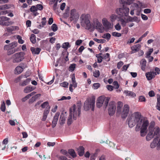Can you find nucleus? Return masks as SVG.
<instances>
[{
	"label": "nucleus",
	"instance_id": "obj_1",
	"mask_svg": "<svg viewBox=\"0 0 160 160\" xmlns=\"http://www.w3.org/2000/svg\"><path fill=\"white\" fill-rule=\"evenodd\" d=\"M128 124L129 127L132 128L137 123L135 127L136 131H140V134L141 137L145 136L148 131L146 137V140L149 141L155 137L150 144L152 148H155L156 146L158 147V136L159 134L160 129L156 126L155 127V123L153 121H151L149 125V122L146 119H144L141 117L140 112H135L128 118Z\"/></svg>",
	"mask_w": 160,
	"mask_h": 160
},
{
	"label": "nucleus",
	"instance_id": "obj_2",
	"mask_svg": "<svg viewBox=\"0 0 160 160\" xmlns=\"http://www.w3.org/2000/svg\"><path fill=\"white\" fill-rule=\"evenodd\" d=\"M91 16L88 14H82L80 18V24L82 27L90 31H93L95 29L100 33H102L105 30L108 31L113 28V24L111 23L108 19L104 18L102 19V24L97 18L90 21Z\"/></svg>",
	"mask_w": 160,
	"mask_h": 160
},
{
	"label": "nucleus",
	"instance_id": "obj_3",
	"mask_svg": "<svg viewBox=\"0 0 160 160\" xmlns=\"http://www.w3.org/2000/svg\"><path fill=\"white\" fill-rule=\"evenodd\" d=\"M81 104L76 106L73 105L70 109L69 114L68 118L67 124L70 125L74 120H75L79 116L80 114Z\"/></svg>",
	"mask_w": 160,
	"mask_h": 160
},
{
	"label": "nucleus",
	"instance_id": "obj_4",
	"mask_svg": "<svg viewBox=\"0 0 160 160\" xmlns=\"http://www.w3.org/2000/svg\"><path fill=\"white\" fill-rule=\"evenodd\" d=\"M109 100V97H105L104 96H101L97 99L96 106L98 108L103 107L104 108H106L108 106Z\"/></svg>",
	"mask_w": 160,
	"mask_h": 160
},
{
	"label": "nucleus",
	"instance_id": "obj_5",
	"mask_svg": "<svg viewBox=\"0 0 160 160\" xmlns=\"http://www.w3.org/2000/svg\"><path fill=\"white\" fill-rule=\"evenodd\" d=\"M95 98L94 97L92 98H87L84 103V108L85 111H88L91 109L92 111L94 110Z\"/></svg>",
	"mask_w": 160,
	"mask_h": 160
},
{
	"label": "nucleus",
	"instance_id": "obj_6",
	"mask_svg": "<svg viewBox=\"0 0 160 160\" xmlns=\"http://www.w3.org/2000/svg\"><path fill=\"white\" fill-rule=\"evenodd\" d=\"M24 54L22 52L17 53L12 56L13 62H19L22 61L24 59Z\"/></svg>",
	"mask_w": 160,
	"mask_h": 160
},
{
	"label": "nucleus",
	"instance_id": "obj_7",
	"mask_svg": "<svg viewBox=\"0 0 160 160\" xmlns=\"http://www.w3.org/2000/svg\"><path fill=\"white\" fill-rule=\"evenodd\" d=\"M116 11L117 13L120 15L127 16L129 14V9L128 8L123 7L117 9Z\"/></svg>",
	"mask_w": 160,
	"mask_h": 160
},
{
	"label": "nucleus",
	"instance_id": "obj_8",
	"mask_svg": "<svg viewBox=\"0 0 160 160\" xmlns=\"http://www.w3.org/2000/svg\"><path fill=\"white\" fill-rule=\"evenodd\" d=\"M116 109L115 103L113 101L111 102L109 104L108 112L110 116H112L115 113Z\"/></svg>",
	"mask_w": 160,
	"mask_h": 160
},
{
	"label": "nucleus",
	"instance_id": "obj_9",
	"mask_svg": "<svg viewBox=\"0 0 160 160\" xmlns=\"http://www.w3.org/2000/svg\"><path fill=\"white\" fill-rule=\"evenodd\" d=\"M1 20L0 21V24L4 26H9L12 24L13 22L10 21H8L10 18L5 17H2L1 18Z\"/></svg>",
	"mask_w": 160,
	"mask_h": 160
},
{
	"label": "nucleus",
	"instance_id": "obj_10",
	"mask_svg": "<svg viewBox=\"0 0 160 160\" xmlns=\"http://www.w3.org/2000/svg\"><path fill=\"white\" fill-rule=\"evenodd\" d=\"M79 16V14L76 9H72L71 10L70 16L71 20L76 21L78 19Z\"/></svg>",
	"mask_w": 160,
	"mask_h": 160
},
{
	"label": "nucleus",
	"instance_id": "obj_11",
	"mask_svg": "<svg viewBox=\"0 0 160 160\" xmlns=\"http://www.w3.org/2000/svg\"><path fill=\"white\" fill-rule=\"evenodd\" d=\"M129 107L128 105H124L121 113L122 118H125L127 117L129 111Z\"/></svg>",
	"mask_w": 160,
	"mask_h": 160
},
{
	"label": "nucleus",
	"instance_id": "obj_12",
	"mask_svg": "<svg viewBox=\"0 0 160 160\" xmlns=\"http://www.w3.org/2000/svg\"><path fill=\"white\" fill-rule=\"evenodd\" d=\"M72 84H70L69 89V90L71 92H72L73 91L72 87H73L74 88H75L77 87V83L76 82L75 78L74 75H73V76H72Z\"/></svg>",
	"mask_w": 160,
	"mask_h": 160
},
{
	"label": "nucleus",
	"instance_id": "obj_13",
	"mask_svg": "<svg viewBox=\"0 0 160 160\" xmlns=\"http://www.w3.org/2000/svg\"><path fill=\"white\" fill-rule=\"evenodd\" d=\"M67 116L66 112L64 111H63L60 115L59 120L60 124L62 125L65 123Z\"/></svg>",
	"mask_w": 160,
	"mask_h": 160
},
{
	"label": "nucleus",
	"instance_id": "obj_14",
	"mask_svg": "<svg viewBox=\"0 0 160 160\" xmlns=\"http://www.w3.org/2000/svg\"><path fill=\"white\" fill-rule=\"evenodd\" d=\"M60 115V113L58 112H57L55 115L54 116L52 122V127L54 128L57 124L59 116Z\"/></svg>",
	"mask_w": 160,
	"mask_h": 160
},
{
	"label": "nucleus",
	"instance_id": "obj_15",
	"mask_svg": "<svg viewBox=\"0 0 160 160\" xmlns=\"http://www.w3.org/2000/svg\"><path fill=\"white\" fill-rule=\"evenodd\" d=\"M155 75H156V74H155L154 71H151L146 73L147 78L148 80H150L154 78Z\"/></svg>",
	"mask_w": 160,
	"mask_h": 160
},
{
	"label": "nucleus",
	"instance_id": "obj_16",
	"mask_svg": "<svg viewBox=\"0 0 160 160\" xmlns=\"http://www.w3.org/2000/svg\"><path fill=\"white\" fill-rule=\"evenodd\" d=\"M50 108V107H49L47 108H46L44 110L43 113V117L42 119V121H45L46 120L48 115L49 112Z\"/></svg>",
	"mask_w": 160,
	"mask_h": 160
},
{
	"label": "nucleus",
	"instance_id": "obj_17",
	"mask_svg": "<svg viewBox=\"0 0 160 160\" xmlns=\"http://www.w3.org/2000/svg\"><path fill=\"white\" fill-rule=\"evenodd\" d=\"M19 29L18 27L17 26H11L7 27L6 30L8 32H11L14 31L18 30Z\"/></svg>",
	"mask_w": 160,
	"mask_h": 160
},
{
	"label": "nucleus",
	"instance_id": "obj_18",
	"mask_svg": "<svg viewBox=\"0 0 160 160\" xmlns=\"http://www.w3.org/2000/svg\"><path fill=\"white\" fill-rule=\"evenodd\" d=\"M41 96L40 94H38L32 97L29 100L30 103H32L36 100L38 99Z\"/></svg>",
	"mask_w": 160,
	"mask_h": 160
},
{
	"label": "nucleus",
	"instance_id": "obj_19",
	"mask_svg": "<svg viewBox=\"0 0 160 160\" xmlns=\"http://www.w3.org/2000/svg\"><path fill=\"white\" fill-rule=\"evenodd\" d=\"M35 88L31 86H29L26 87L24 90L23 92L25 93H29L35 89Z\"/></svg>",
	"mask_w": 160,
	"mask_h": 160
},
{
	"label": "nucleus",
	"instance_id": "obj_20",
	"mask_svg": "<svg viewBox=\"0 0 160 160\" xmlns=\"http://www.w3.org/2000/svg\"><path fill=\"white\" fill-rule=\"evenodd\" d=\"M23 68L19 66L17 67L14 70V73L16 74H18L21 73L23 71Z\"/></svg>",
	"mask_w": 160,
	"mask_h": 160
},
{
	"label": "nucleus",
	"instance_id": "obj_21",
	"mask_svg": "<svg viewBox=\"0 0 160 160\" xmlns=\"http://www.w3.org/2000/svg\"><path fill=\"white\" fill-rule=\"evenodd\" d=\"M124 93L127 96H129L132 98H134L136 97V95L134 92L128 90L124 91Z\"/></svg>",
	"mask_w": 160,
	"mask_h": 160
},
{
	"label": "nucleus",
	"instance_id": "obj_22",
	"mask_svg": "<svg viewBox=\"0 0 160 160\" xmlns=\"http://www.w3.org/2000/svg\"><path fill=\"white\" fill-rule=\"evenodd\" d=\"M36 93V92H32L28 94V95H26V96H25L22 99V101L23 102H25L31 96L35 94Z\"/></svg>",
	"mask_w": 160,
	"mask_h": 160
},
{
	"label": "nucleus",
	"instance_id": "obj_23",
	"mask_svg": "<svg viewBox=\"0 0 160 160\" xmlns=\"http://www.w3.org/2000/svg\"><path fill=\"white\" fill-rule=\"evenodd\" d=\"M30 49L32 54H38L41 51V49L38 48H35L31 47Z\"/></svg>",
	"mask_w": 160,
	"mask_h": 160
},
{
	"label": "nucleus",
	"instance_id": "obj_24",
	"mask_svg": "<svg viewBox=\"0 0 160 160\" xmlns=\"http://www.w3.org/2000/svg\"><path fill=\"white\" fill-rule=\"evenodd\" d=\"M146 63L147 61L144 59H143L141 60L140 65L142 70L144 71L145 70Z\"/></svg>",
	"mask_w": 160,
	"mask_h": 160
},
{
	"label": "nucleus",
	"instance_id": "obj_25",
	"mask_svg": "<svg viewBox=\"0 0 160 160\" xmlns=\"http://www.w3.org/2000/svg\"><path fill=\"white\" fill-rule=\"evenodd\" d=\"M31 80V79L30 78H27L22 82L20 83L19 85L22 86H24L28 85L30 82Z\"/></svg>",
	"mask_w": 160,
	"mask_h": 160
},
{
	"label": "nucleus",
	"instance_id": "obj_26",
	"mask_svg": "<svg viewBox=\"0 0 160 160\" xmlns=\"http://www.w3.org/2000/svg\"><path fill=\"white\" fill-rule=\"evenodd\" d=\"M84 148L83 147L80 146L78 149V154L79 156H82L84 153Z\"/></svg>",
	"mask_w": 160,
	"mask_h": 160
},
{
	"label": "nucleus",
	"instance_id": "obj_27",
	"mask_svg": "<svg viewBox=\"0 0 160 160\" xmlns=\"http://www.w3.org/2000/svg\"><path fill=\"white\" fill-rule=\"evenodd\" d=\"M127 20L128 22H138L139 21L138 18L136 17H134L132 18L131 17L129 16L127 19Z\"/></svg>",
	"mask_w": 160,
	"mask_h": 160
},
{
	"label": "nucleus",
	"instance_id": "obj_28",
	"mask_svg": "<svg viewBox=\"0 0 160 160\" xmlns=\"http://www.w3.org/2000/svg\"><path fill=\"white\" fill-rule=\"evenodd\" d=\"M26 78L25 75H21L15 78L14 82L15 83H18L23 78Z\"/></svg>",
	"mask_w": 160,
	"mask_h": 160
},
{
	"label": "nucleus",
	"instance_id": "obj_29",
	"mask_svg": "<svg viewBox=\"0 0 160 160\" xmlns=\"http://www.w3.org/2000/svg\"><path fill=\"white\" fill-rule=\"evenodd\" d=\"M17 45V43L16 42H13L8 45H6L4 47V49H5L8 47H10L11 48H13L16 47Z\"/></svg>",
	"mask_w": 160,
	"mask_h": 160
},
{
	"label": "nucleus",
	"instance_id": "obj_30",
	"mask_svg": "<svg viewBox=\"0 0 160 160\" xmlns=\"http://www.w3.org/2000/svg\"><path fill=\"white\" fill-rule=\"evenodd\" d=\"M41 107L43 108H48L50 107L49 105V103L48 101H46L42 103L41 105Z\"/></svg>",
	"mask_w": 160,
	"mask_h": 160
},
{
	"label": "nucleus",
	"instance_id": "obj_31",
	"mask_svg": "<svg viewBox=\"0 0 160 160\" xmlns=\"http://www.w3.org/2000/svg\"><path fill=\"white\" fill-rule=\"evenodd\" d=\"M30 39L31 42L32 43H35L36 42L35 35L33 34H32L31 35Z\"/></svg>",
	"mask_w": 160,
	"mask_h": 160
},
{
	"label": "nucleus",
	"instance_id": "obj_32",
	"mask_svg": "<svg viewBox=\"0 0 160 160\" xmlns=\"http://www.w3.org/2000/svg\"><path fill=\"white\" fill-rule=\"evenodd\" d=\"M123 106V103L121 102H119L118 103L117 106V111L118 112H121V108Z\"/></svg>",
	"mask_w": 160,
	"mask_h": 160
},
{
	"label": "nucleus",
	"instance_id": "obj_33",
	"mask_svg": "<svg viewBox=\"0 0 160 160\" xmlns=\"http://www.w3.org/2000/svg\"><path fill=\"white\" fill-rule=\"evenodd\" d=\"M111 35L109 33H106L104 34L102 36V38L107 39L108 41L110 38Z\"/></svg>",
	"mask_w": 160,
	"mask_h": 160
},
{
	"label": "nucleus",
	"instance_id": "obj_34",
	"mask_svg": "<svg viewBox=\"0 0 160 160\" xmlns=\"http://www.w3.org/2000/svg\"><path fill=\"white\" fill-rule=\"evenodd\" d=\"M62 48L67 49L68 48L70 47L71 46L69 45V43L68 42H65L62 44Z\"/></svg>",
	"mask_w": 160,
	"mask_h": 160
},
{
	"label": "nucleus",
	"instance_id": "obj_35",
	"mask_svg": "<svg viewBox=\"0 0 160 160\" xmlns=\"http://www.w3.org/2000/svg\"><path fill=\"white\" fill-rule=\"evenodd\" d=\"M68 153L73 157H75L76 156V154L74 150L72 149L69 150Z\"/></svg>",
	"mask_w": 160,
	"mask_h": 160
},
{
	"label": "nucleus",
	"instance_id": "obj_36",
	"mask_svg": "<svg viewBox=\"0 0 160 160\" xmlns=\"http://www.w3.org/2000/svg\"><path fill=\"white\" fill-rule=\"evenodd\" d=\"M76 64H75L73 63L71 64L69 68V71L71 72L73 71L76 68Z\"/></svg>",
	"mask_w": 160,
	"mask_h": 160
},
{
	"label": "nucleus",
	"instance_id": "obj_37",
	"mask_svg": "<svg viewBox=\"0 0 160 160\" xmlns=\"http://www.w3.org/2000/svg\"><path fill=\"white\" fill-rule=\"evenodd\" d=\"M93 40L99 43H104L105 42L106 40L103 39H99L96 38H94Z\"/></svg>",
	"mask_w": 160,
	"mask_h": 160
},
{
	"label": "nucleus",
	"instance_id": "obj_38",
	"mask_svg": "<svg viewBox=\"0 0 160 160\" xmlns=\"http://www.w3.org/2000/svg\"><path fill=\"white\" fill-rule=\"evenodd\" d=\"M117 18V15L115 14H112L110 16V18L111 21L113 22Z\"/></svg>",
	"mask_w": 160,
	"mask_h": 160
},
{
	"label": "nucleus",
	"instance_id": "obj_39",
	"mask_svg": "<svg viewBox=\"0 0 160 160\" xmlns=\"http://www.w3.org/2000/svg\"><path fill=\"white\" fill-rule=\"evenodd\" d=\"M10 8V6L7 4H5L1 6H0V9H6L9 8Z\"/></svg>",
	"mask_w": 160,
	"mask_h": 160
},
{
	"label": "nucleus",
	"instance_id": "obj_40",
	"mask_svg": "<svg viewBox=\"0 0 160 160\" xmlns=\"http://www.w3.org/2000/svg\"><path fill=\"white\" fill-rule=\"evenodd\" d=\"M138 101L139 102H145L146 98L145 97L142 95L139 96L138 98Z\"/></svg>",
	"mask_w": 160,
	"mask_h": 160
},
{
	"label": "nucleus",
	"instance_id": "obj_41",
	"mask_svg": "<svg viewBox=\"0 0 160 160\" xmlns=\"http://www.w3.org/2000/svg\"><path fill=\"white\" fill-rule=\"evenodd\" d=\"M131 49L132 50V53H134L139 51L138 49H137L135 45H134L131 47Z\"/></svg>",
	"mask_w": 160,
	"mask_h": 160
},
{
	"label": "nucleus",
	"instance_id": "obj_42",
	"mask_svg": "<svg viewBox=\"0 0 160 160\" xmlns=\"http://www.w3.org/2000/svg\"><path fill=\"white\" fill-rule=\"evenodd\" d=\"M100 86V84L99 83H94L92 86V88L94 89H98Z\"/></svg>",
	"mask_w": 160,
	"mask_h": 160
},
{
	"label": "nucleus",
	"instance_id": "obj_43",
	"mask_svg": "<svg viewBox=\"0 0 160 160\" xmlns=\"http://www.w3.org/2000/svg\"><path fill=\"white\" fill-rule=\"evenodd\" d=\"M93 76L96 78H98L100 75V72L99 70H97L93 72Z\"/></svg>",
	"mask_w": 160,
	"mask_h": 160
},
{
	"label": "nucleus",
	"instance_id": "obj_44",
	"mask_svg": "<svg viewBox=\"0 0 160 160\" xmlns=\"http://www.w3.org/2000/svg\"><path fill=\"white\" fill-rule=\"evenodd\" d=\"M51 29L53 32H56L58 30V27L55 24H53L51 26Z\"/></svg>",
	"mask_w": 160,
	"mask_h": 160
},
{
	"label": "nucleus",
	"instance_id": "obj_45",
	"mask_svg": "<svg viewBox=\"0 0 160 160\" xmlns=\"http://www.w3.org/2000/svg\"><path fill=\"white\" fill-rule=\"evenodd\" d=\"M131 6L133 8L132 9L135 10L138 9L139 8L138 5L137 4L135 3H133L132 4Z\"/></svg>",
	"mask_w": 160,
	"mask_h": 160
},
{
	"label": "nucleus",
	"instance_id": "obj_46",
	"mask_svg": "<svg viewBox=\"0 0 160 160\" xmlns=\"http://www.w3.org/2000/svg\"><path fill=\"white\" fill-rule=\"evenodd\" d=\"M96 57L97 58V60L98 62L100 63L102 62V59L103 58L101 56H99V54H97Z\"/></svg>",
	"mask_w": 160,
	"mask_h": 160
},
{
	"label": "nucleus",
	"instance_id": "obj_47",
	"mask_svg": "<svg viewBox=\"0 0 160 160\" xmlns=\"http://www.w3.org/2000/svg\"><path fill=\"white\" fill-rule=\"evenodd\" d=\"M120 22H121L122 26L123 27L125 26L126 25L127 23L128 22L127 20L125 21L122 19H120Z\"/></svg>",
	"mask_w": 160,
	"mask_h": 160
},
{
	"label": "nucleus",
	"instance_id": "obj_48",
	"mask_svg": "<svg viewBox=\"0 0 160 160\" xmlns=\"http://www.w3.org/2000/svg\"><path fill=\"white\" fill-rule=\"evenodd\" d=\"M60 86L62 87L65 88H68V83L66 82H63L60 83Z\"/></svg>",
	"mask_w": 160,
	"mask_h": 160
},
{
	"label": "nucleus",
	"instance_id": "obj_49",
	"mask_svg": "<svg viewBox=\"0 0 160 160\" xmlns=\"http://www.w3.org/2000/svg\"><path fill=\"white\" fill-rule=\"evenodd\" d=\"M30 10L31 12H34L37 10V8L36 7V6H32L30 8Z\"/></svg>",
	"mask_w": 160,
	"mask_h": 160
},
{
	"label": "nucleus",
	"instance_id": "obj_50",
	"mask_svg": "<svg viewBox=\"0 0 160 160\" xmlns=\"http://www.w3.org/2000/svg\"><path fill=\"white\" fill-rule=\"evenodd\" d=\"M153 51V49L152 48H151L149 49V51L147 52L146 53V58H148V57L150 56L151 53Z\"/></svg>",
	"mask_w": 160,
	"mask_h": 160
},
{
	"label": "nucleus",
	"instance_id": "obj_51",
	"mask_svg": "<svg viewBox=\"0 0 160 160\" xmlns=\"http://www.w3.org/2000/svg\"><path fill=\"white\" fill-rule=\"evenodd\" d=\"M1 111L2 112H4L6 109V107L5 105V103L3 102L2 103L1 107Z\"/></svg>",
	"mask_w": 160,
	"mask_h": 160
},
{
	"label": "nucleus",
	"instance_id": "obj_52",
	"mask_svg": "<svg viewBox=\"0 0 160 160\" xmlns=\"http://www.w3.org/2000/svg\"><path fill=\"white\" fill-rule=\"evenodd\" d=\"M71 98V97L70 96H68L67 97L62 96L61 99L58 100V101L63 100H69Z\"/></svg>",
	"mask_w": 160,
	"mask_h": 160
},
{
	"label": "nucleus",
	"instance_id": "obj_53",
	"mask_svg": "<svg viewBox=\"0 0 160 160\" xmlns=\"http://www.w3.org/2000/svg\"><path fill=\"white\" fill-rule=\"evenodd\" d=\"M156 107L157 109L160 111V99H158V102Z\"/></svg>",
	"mask_w": 160,
	"mask_h": 160
},
{
	"label": "nucleus",
	"instance_id": "obj_54",
	"mask_svg": "<svg viewBox=\"0 0 160 160\" xmlns=\"http://www.w3.org/2000/svg\"><path fill=\"white\" fill-rule=\"evenodd\" d=\"M112 35L115 37H119L121 36V34L117 32H114L112 33Z\"/></svg>",
	"mask_w": 160,
	"mask_h": 160
},
{
	"label": "nucleus",
	"instance_id": "obj_55",
	"mask_svg": "<svg viewBox=\"0 0 160 160\" xmlns=\"http://www.w3.org/2000/svg\"><path fill=\"white\" fill-rule=\"evenodd\" d=\"M113 84L115 88L117 89L119 88V85L117 81H114L113 82Z\"/></svg>",
	"mask_w": 160,
	"mask_h": 160
},
{
	"label": "nucleus",
	"instance_id": "obj_56",
	"mask_svg": "<svg viewBox=\"0 0 160 160\" xmlns=\"http://www.w3.org/2000/svg\"><path fill=\"white\" fill-rule=\"evenodd\" d=\"M36 7L37 8V10H42L43 8V6L41 4H38L37 5Z\"/></svg>",
	"mask_w": 160,
	"mask_h": 160
},
{
	"label": "nucleus",
	"instance_id": "obj_57",
	"mask_svg": "<svg viewBox=\"0 0 160 160\" xmlns=\"http://www.w3.org/2000/svg\"><path fill=\"white\" fill-rule=\"evenodd\" d=\"M123 64V63L122 61H120L118 62L117 67L118 69H120Z\"/></svg>",
	"mask_w": 160,
	"mask_h": 160
},
{
	"label": "nucleus",
	"instance_id": "obj_58",
	"mask_svg": "<svg viewBox=\"0 0 160 160\" xmlns=\"http://www.w3.org/2000/svg\"><path fill=\"white\" fill-rule=\"evenodd\" d=\"M106 88L108 90L111 91L113 90V87L110 85H107Z\"/></svg>",
	"mask_w": 160,
	"mask_h": 160
},
{
	"label": "nucleus",
	"instance_id": "obj_59",
	"mask_svg": "<svg viewBox=\"0 0 160 160\" xmlns=\"http://www.w3.org/2000/svg\"><path fill=\"white\" fill-rule=\"evenodd\" d=\"M115 29L118 31L120 30L121 29V27L119 23H117L115 26Z\"/></svg>",
	"mask_w": 160,
	"mask_h": 160
},
{
	"label": "nucleus",
	"instance_id": "obj_60",
	"mask_svg": "<svg viewBox=\"0 0 160 160\" xmlns=\"http://www.w3.org/2000/svg\"><path fill=\"white\" fill-rule=\"evenodd\" d=\"M144 12L146 14L150 13L151 12V10L150 9L147 8L144 9Z\"/></svg>",
	"mask_w": 160,
	"mask_h": 160
},
{
	"label": "nucleus",
	"instance_id": "obj_61",
	"mask_svg": "<svg viewBox=\"0 0 160 160\" xmlns=\"http://www.w3.org/2000/svg\"><path fill=\"white\" fill-rule=\"evenodd\" d=\"M130 64H128L127 65H125L123 67L122 70V71H126L129 66Z\"/></svg>",
	"mask_w": 160,
	"mask_h": 160
},
{
	"label": "nucleus",
	"instance_id": "obj_62",
	"mask_svg": "<svg viewBox=\"0 0 160 160\" xmlns=\"http://www.w3.org/2000/svg\"><path fill=\"white\" fill-rule=\"evenodd\" d=\"M141 18L144 20H147L148 19V17L146 15L143 14H141Z\"/></svg>",
	"mask_w": 160,
	"mask_h": 160
},
{
	"label": "nucleus",
	"instance_id": "obj_63",
	"mask_svg": "<svg viewBox=\"0 0 160 160\" xmlns=\"http://www.w3.org/2000/svg\"><path fill=\"white\" fill-rule=\"evenodd\" d=\"M155 72L154 73L156 74V75L160 73V69L158 68H155Z\"/></svg>",
	"mask_w": 160,
	"mask_h": 160
},
{
	"label": "nucleus",
	"instance_id": "obj_64",
	"mask_svg": "<svg viewBox=\"0 0 160 160\" xmlns=\"http://www.w3.org/2000/svg\"><path fill=\"white\" fill-rule=\"evenodd\" d=\"M63 154L65 155L66 156L68 155V152L65 150H62L60 151Z\"/></svg>",
	"mask_w": 160,
	"mask_h": 160
}]
</instances>
